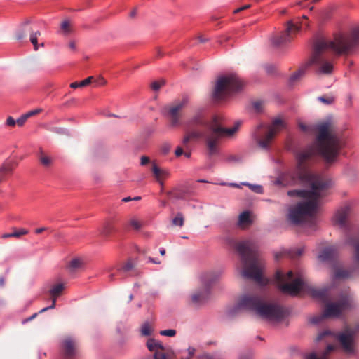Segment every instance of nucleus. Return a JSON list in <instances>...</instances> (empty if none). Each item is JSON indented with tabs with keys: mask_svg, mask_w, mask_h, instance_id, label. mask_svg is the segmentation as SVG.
Here are the masks:
<instances>
[{
	"mask_svg": "<svg viewBox=\"0 0 359 359\" xmlns=\"http://www.w3.org/2000/svg\"><path fill=\"white\" fill-rule=\"evenodd\" d=\"M238 359H252V354L250 353L241 354Z\"/></svg>",
	"mask_w": 359,
	"mask_h": 359,
	"instance_id": "nucleus-53",
	"label": "nucleus"
},
{
	"mask_svg": "<svg viewBox=\"0 0 359 359\" xmlns=\"http://www.w3.org/2000/svg\"><path fill=\"white\" fill-rule=\"evenodd\" d=\"M39 160L40 163L45 168H49L53 164V158L50 156L46 155L42 151L39 156Z\"/></svg>",
	"mask_w": 359,
	"mask_h": 359,
	"instance_id": "nucleus-25",
	"label": "nucleus"
},
{
	"mask_svg": "<svg viewBox=\"0 0 359 359\" xmlns=\"http://www.w3.org/2000/svg\"><path fill=\"white\" fill-rule=\"evenodd\" d=\"M316 128L318 134L315 144L297 154V175L303 182L311 187V189L288 191L290 196H299L306 199L290 209L289 220L294 224L308 222L310 227L316 225L315 213L318 200L325 195L324 192L327 189L329 182L321 176L311 172L306 162L317 154L328 161H332L337 155V144L330 133L331 123H321Z\"/></svg>",
	"mask_w": 359,
	"mask_h": 359,
	"instance_id": "nucleus-1",
	"label": "nucleus"
},
{
	"mask_svg": "<svg viewBox=\"0 0 359 359\" xmlns=\"http://www.w3.org/2000/svg\"><path fill=\"white\" fill-rule=\"evenodd\" d=\"M151 172L156 180L161 184H163L162 179L165 178L168 175L167 171L161 170L155 163H152Z\"/></svg>",
	"mask_w": 359,
	"mask_h": 359,
	"instance_id": "nucleus-24",
	"label": "nucleus"
},
{
	"mask_svg": "<svg viewBox=\"0 0 359 359\" xmlns=\"http://www.w3.org/2000/svg\"><path fill=\"white\" fill-rule=\"evenodd\" d=\"M243 81L235 74L220 76L215 83L212 96L216 100H221L231 93L241 90Z\"/></svg>",
	"mask_w": 359,
	"mask_h": 359,
	"instance_id": "nucleus-8",
	"label": "nucleus"
},
{
	"mask_svg": "<svg viewBox=\"0 0 359 359\" xmlns=\"http://www.w3.org/2000/svg\"><path fill=\"white\" fill-rule=\"evenodd\" d=\"M338 318L344 311L351 310L353 306V298L348 290H345L340 294H338Z\"/></svg>",
	"mask_w": 359,
	"mask_h": 359,
	"instance_id": "nucleus-18",
	"label": "nucleus"
},
{
	"mask_svg": "<svg viewBox=\"0 0 359 359\" xmlns=\"http://www.w3.org/2000/svg\"><path fill=\"white\" fill-rule=\"evenodd\" d=\"M60 28L61 31L65 35H68L72 32V29L69 21H63L61 23Z\"/></svg>",
	"mask_w": 359,
	"mask_h": 359,
	"instance_id": "nucleus-34",
	"label": "nucleus"
},
{
	"mask_svg": "<svg viewBox=\"0 0 359 359\" xmlns=\"http://www.w3.org/2000/svg\"><path fill=\"white\" fill-rule=\"evenodd\" d=\"M285 127V122L276 118L270 126L259 125L254 133V138L259 148L269 150L275 136Z\"/></svg>",
	"mask_w": 359,
	"mask_h": 359,
	"instance_id": "nucleus-7",
	"label": "nucleus"
},
{
	"mask_svg": "<svg viewBox=\"0 0 359 359\" xmlns=\"http://www.w3.org/2000/svg\"><path fill=\"white\" fill-rule=\"evenodd\" d=\"M251 223V220L250 218V214L248 212L245 211L242 212L238 218V225L244 226L248 225Z\"/></svg>",
	"mask_w": 359,
	"mask_h": 359,
	"instance_id": "nucleus-26",
	"label": "nucleus"
},
{
	"mask_svg": "<svg viewBox=\"0 0 359 359\" xmlns=\"http://www.w3.org/2000/svg\"><path fill=\"white\" fill-rule=\"evenodd\" d=\"M163 336L174 337L176 334V330L172 329L164 330L160 332Z\"/></svg>",
	"mask_w": 359,
	"mask_h": 359,
	"instance_id": "nucleus-41",
	"label": "nucleus"
},
{
	"mask_svg": "<svg viewBox=\"0 0 359 359\" xmlns=\"http://www.w3.org/2000/svg\"><path fill=\"white\" fill-rule=\"evenodd\" d=\"M142 334L144 336H149L151 334V329L149 323H144L141 328Z\"/></svg>",
	"mask_w": 359,
	"mask_h": 359,
	"instance_id": "nucleus-39",
	"label": "nucleus"
},
{
	"mask_svg": "<svg viewBox=\"0 0 359 359\" xmlns=\"http://www.w3.org/2000/svg\"><path fill=\"white\" fill-rule=\"evenodd\" d=\"M95 83H97V86H104L106 83V81L103 78H100L95 81Z\"/></svg>",
	"mask_w": 359,
	"mask_h": 359,
	"instance_id": "nucleus-55",
	"label": "nucleus"
},
{
	"mask_svg": "<svg viewBox=\"0 0 359 359\" xmlns=\"http://www.w3.org/2000/svg\"><path fill=\"white\" fill-rule=\"evenodd\" d=\"M351 213L350 205H346L338 211V226H346L348 217Z\"/></svg>",
	"mask_w": 359,
	"mask_h": 359,
	"instance_id": "nucleus-21",
	"label": "nucleus"
},
{
	"mask_svg": "<svg viewBox=\"0 0 359 359\" xmlns=\"http://www.w3.org/2000/svg\"><path fill=\"white\" fill-rule=\"evenodd\" d=\"M133 268V265L131 263V262L129 261L124 264V266L122 267V270L124 272H128V271H131Z\"/></svg>",
	"mask_w": 359,
	"mask_h": 359,
	"instance_id": "nucleus-44",
	"label": "nucleus"
},
{
	"mask_svg": "<svg viewBox=\"0 0 359 359\" xmlns=\"http://www.w3.org/2000/svg\"><path fill=\"white\" fill-rule=\"evenodd\" d=\"M337 55V44L334 41L325 38L317 39L313 44L312 55L307 64L295 72L290 79V83H294L302 78L307 67L314 65L316 73L328 75L332 73L334 60Z\"/></svg>",
	"mask_w": 359,
	"mask_h": 359,
	"instance_id": "nucleus-3",
	"label": "nucleus"
},
{
	"mask_svg": "<svg viewBox=\"0 0 359 359\" xmlns=\"http://www.w3.org/2000/svg\"><path fill=\"white\" fill-rule=\"evenodd\" d=\"M353 65V61L347 59H344V65L350 67Z\"/></svg>",
	"mask_w": 359,
	"mask_h": 359,
	"instance_id": "nucleus-59",
	"label": "nucleus"
},
{
	"mask_svg": "<svg viewBox=\"0 0 359 359\" xmlns=\"http://www.w3.org/2000/svg\"><path fill=\"white\" fill-rule=\"evenodd\" d=\"M146 345L149 351L154 353V359H174L175 357L173 351L165 348L160 341L155 339L149 338Z\"/></svg>",
	"mask_w": 359,
	"mask_h": 359,
	"instance_id": "nucleus-15",
	"label": "nucleus"
},
{
	"mask_svg": "<svg viewBox=\"0 0 359 359\" xmlns=\"http://www.w3.org/2000/svg\"><path fill=\"white\" fill-rule=\"evenodd\" d=\"M40 313L39 312V313H35L34 314H32L31 316H29V318H25L22 320V324H25L32 320H34V318H36V316H38V314Z\"/></svg>",
	"mask_w": 359,
	"mask_h": 359,
	"instance_id": "nucleus-48",
	"label": "nucleus"
},
{
	"mask_svg": "<svg viewBox=\"0 0 359 359\" xmlns=\"http://www.w3.org/2000/svg\"><path fill=\"white\" fill-rule=\"evenodd\" d=\"M235 248L241 256L242 276L259 285H266L269 280L262 276L263 262L258 255L257 243L248 239L236 243Z\"/></svg>",
	"mask_w": 359,
	"mask_h": 359,
	"instance_id": "nucleus-5",
	"label": "nucleus"
},
{
	"mask_svg": "<svg viewBox=\"0 0 359 359\" xmlns=\"http://www.w3.org/2000/svg\"><path fill=\"white\" fill-rule=\"evenodd\" d=\"M320 262L327 264L332 270V283L330 286L324 287L322 289H315L311 291L312 296L327 302L332 295L331 290L334 289L337 280V262L335 260L334 249L325 248L318 255Z\"/></svg>",
	"mask_w": 359,
	"mask_h": 359,
	"instance_id": "nucleus-6",
	"label": "nucleus"
},
{
	"mask_svg": "<svg viewBox=\"0 0 359 359\" xmlns=\"http://www.w3.org/2000/svg\"><path fill=\"white\" fill-rule=\"evenodd\" d=\"M191 140V135H188L187 134L184 136L182 140V143L184 145H187L189 141Z\"/></svg>",
	"mask_w": 359,
	"mask_h": 359,
	"instance_id": "nucleus-56",
	"label": "nucleus"
},
{
	"mask_svg": "<svg viewBox=\"0 0 359 359\" xmlns=\"http://www.w3.org/2000/svg\"><path fill=\"white\" fill-rule=\"evenodd\" d=\"M263 103L262 102L257 101L253 103V108L257 112H260L262 110Z\"/></svg>",
	"mask_w": 359,
	"mask_h": 359,
	"instance_id": "nucleus-43",
	"label": "nucleus"
},
{
	"mask_svg": "<svg viewBox=\"0 0 359 359\" xmlns=\"http://www.w3.org/2000/svg\"><path fill=\"white\" fill-rule=\"evenodd\" d=\"M1 237H2V238H11V237H13L12 233H4V234L2 235Z\"/></svg>",
	"mask_w": 359,
	"mask_h": 359,
	"instance_id": "nucleus-64",
	"label": "nucleus"
},
{
	"mask_svg": "<svg viewBox=\"0 0 359 359\" xmlns=\"http://www.w3.org/2000/svg\"><path fill=\"white\" fill-rule=\"evenodd\" d=\"M349 276V272L343 269L338 266V286L339 285V280L348 278Z\"/></svg>",
	"mask_w": 359,
	"mask_h": 359,
	"instance_id": "nucleus-36",
	"label": "nucleus"
},
{
	"mask_svg": "<svg viewBox=\"0 0 359 359\" xmlns=\"http://www.w3.org/2000/svg\"><path fill=\"white\" fill-rule=\"evenodd\" d=\"M318 100L322 103L329 105L334 102L335 98L334 96L323 95L318 97Z\"/></svg>",
	"mask_w": 359,
	"mask_h": 359,
	"instance_id": "nucleus-32",
	"label": "nucleus"
},
{
	"mask_svg": "<svg viewBox=\"0 0 359 359\" xmlns=\"http://www.w3.org/2000/svg\"><path fill=\"white\" fill-rule=\"evenodd\" d=\"M81 265L82 260L79 258H74L69 262V267L72 271H74L77 269L80 268Z\"/></svg>",
	"mask_w": 359,
	"mask_h": 359,
	"instance_id": "nucleus-30",
	"label": "nucleus"
},
{
	"mask_svg": "<svg viewBox=\"0 0 359 359\" xmlns=\"http://www.w3.org/2000/svg\"><path fill=\"white\" fill-rule=\"evenodd\" d=\"M150 162V158L146 156H142L141 157V165H147V163H149Z\"/></svg>",
	"mask_w": 359,
	"mask_h": 359,
	"instance_id": "nucleus-51",
	"label": "nucleus"
},
{
	"mask_svg": "<svg viewBox=\"0 0 359 359\" xmlns=\"http://www.w3.org/2000/svg\"><path fill=\"white\" fill-rule=\"evenodd\" d=\"M6 124L8 126H14L16 124V121L13 117L9 116L6 120Z\"/></svg>",
	"mask_w": 359,
	"mask_h": 359,
	"instance_id": "nucleus-50",
	"label": "nucleus"
},
{
	"mask_svg": "<svg viewBox=\"0 0 359 359\" xmlns=\"http://www.w3.org/2000/svg\"><path fill=\"white\" fill-rule=\"evenodd\" d=\"M236 308L269 320H280L286 314L285 309L278 304L266 302L262 292L257 288L241 292L237 298Z\"/></svg>",
	"mask_w": 359,
	"mask_h": 359,
	"instance_id": "nucleus-2",
	"label": "nucleus"
},
{
	"mask_svg": "<svg viewBox=\"0 0 359 359\" xmlns=\"http://www.w3.org/2000/svg\"><path fill=\"white\" fill-rule=\"evenodd\" d=\"M195 351L196 350L193 347H189L187 350L185 351H180V359H190L194 355Z\"/></svg>",
	"mask_w": 359,
	"mask_h": 359,
	"instance_id": "nucleus-28",
	"label": "nucleus"
},
{
	"mask_svg": "<svg viewBox=\"0 0 359 359\" xmlns=\"http://www.w3.org/2000/svg\"><path fill=\"white\" fill-rule=\"evenodd\" d=\"M128 224L132 226V228L136 231L140 230L143 226V223L142 221L137 219L135 217H132L128 220Z\"/></svg>",
	"mask_w": 359,
	"mask_h": 359,
	"instance_id": "nucleus-29",
	"label": "nucleus"
},
{
	"mask_svg": "<svg viewBox=\"0 0 359 359\" xmlns=\"http://www.w3.org/2000/svg\"><path fill=\"white\" fill-rule=\"evenodd\" d=\"M183 153H184L183 149L180 147H178L177 148V149L175 150L176 156H180Z\"/></svg>",
	"mask_w": 359,
	"mask_h": 359,
	"instance_id": "nucleus-57",
	"label": "nucleus"
},
{
	"mask_svg": "<svg viewBox=\"0 0 359 359\" xmlns=\"http://www.w3.org/2000/svg\"><path fill=\"white\" fill-rule=\"evenodd\" d=\"M48 230H49V228H48V227H40V228L36 229L34 231H35V233L40 234V233H43V231H46Z\"/></svg>",
	"mask_w": 359,
	"mask_h": 359,
	"instance_id": "nucleus-54",
	"label": "nucleus"
},
{
	"mask_svg": "<svg viewBox=\"0 0 359 359\" xmlns=\"http://www.w3.org/2000/svg\"><path fill=\"white\" fill-rule=\"evenodd\" d=\"M64 289H65L64 283H57V284L53 285L49 291L50 295L52 298V304L50 306L45 307V308L42 309L39 311V313H43L49 309H54L55 307L56 299L58 297H60L62 294Z\"/></svg>",
	"mask_w": 359,
	"mask_h": 359,
	"instance_id": "nucleus-20",
	"label": "nucleus"
},
{
	"mask_svg": "<svg viewBox=\"0 0 359 359\" xmlns=\"http://www.w3.org/2000/svg\"><path fill=\"white\" fill-rule=\"evenodd\" d=\"M77 341L71 337H67L62 341V352L67 358L71 359L77 353Z\"/></svg>",
	"mask_w": 359,
	"mask_h": 359,
	"instance_id": "nucleus-19",
	"label": "nucleus"
},
{
	"mask_svg": "<svg viewBox=\"0 0 359 359\" xmlns=\"http://www.w3.org/2000/svg\"><path fill=\"white\" fill-rule=\"evenodd\" d=\"M170 198L174 199H182L184 198V193L177 189H175L168 194Z\"/></svg>",
	"mask_w": 359,
	"mask_h": 359,
	"instance_id": "nucleus-33",
	"label": "nucleus"
},
{
	"mask_svg": "<svg viewBox=\"0 0 359 359\" xmlns=\"http://www.w3.org/2000/svg\"><path fill=\"white\" fill-rule=\"evenodd\" d=\"M165 84L164 80H160V81H155L151 83V88L153 90L157 91L162 86H163Z\"/></svg>",
	"mask_w": 359,
	"mask_h": 359,
	"instance_id": "nucleus-38",
	"label": "nucleus"
},
{
	"mask_svg": "<svg viewBox=\"0 0 359 359\" xmlns=\"http://www.w3.org/2000/svg\"><path fill=\"white\" fill-rule=\"evenodd\" d=\"M304 25L308 27L309 24L302 22H294L292 20H289L286 23L285 31L276 34L272 36L271 41L273 46L279 47L288 44L293 40L294 36L301 30Z\"/></svg>",
	"mask_w": 359,
	"mask_h": 359,
	"instance_id": "nucleus-11",
	"label": "nucleus"
},
{
	"mask_svg": "<svg viewBox=\"0 0 359 359\" xmlns=\"http://www.w3.org/2000/svg\"><path fill=\"white\" fill-rule=\"evenodd\" d=\"M316 340V341H324L327 346L320 357H318L316 353H311L306 359H330V355L337 350V334L326 330L320 333Z\"/></svg>",
	"mask_w": 359,
	"mask_h": 359,
	"instance_id": "nucleus-14",
	"label": "nucleus"
},
{
	"mask_svg": "<svg viewBox=\"0 0 359 359\" xmlns=\"http://www.w3.org/2000/svg\"><path fill=\"white\" fill-rule=\"evenodd\" d=\"M26 35L27 32L25 30H20L16 34V39L18 40H22L26 36Z\"/></svg>",
	"mask_w": 359,
	"mask_h": 359,
	"instance_id": "nucleus-47",
	"label": "nucleus"
},
{
	"mask_svg": "<svg viewBox=\"0 0 359 359\" xmlns=\"http://www.w3.org/2000/svg\"><path fill=\"white\" fill-rule=\"evenodd\" d=\"M5 285V279L4 277L1 276L0 277V287H3Z\"/></svg>",
	"mask_w": 359,
	"mask_h": 359,
	"instance_id": "nucleus-62",
	"label": "nucleus"
},
{
	"mask_svg": "<svg viewBox=\"0 0 359 359\" xmlns=\"http://www.w3.org/2000/svg\"><path fill=\"white\" fill-rule=\"evenodd\" d=\"M219 278V274L215 272H208L201 275V287L190 295L191 302L194 305L205 303L210 294V287Z\"/></svg>",
	"mask_w": 359,
	"mask_h": 359,
	"instance_id": "nucleus-10",
	"label": "nucleus"
},
{
	"mask_svg": "<svg viewBox=\"0 0 359 359\" xmlns=\"http://www.w3.org/2000/svg\"><path fill=\"white\" fill-rule=\"evenodd\" d=\"M275 280L283 292L293 296L297 295L304 285L302 278L299 276L294 277L292 271L286 273L278 271L275 275Z\"/></svg>",
	"mask_w": 359,
	"mask_h": 359,
	"instance_id": "nucleus-9",
	"label": "nucleus"
},
{
	"mask_svg": "<svg viewBox=\"0 0 359 359\" xmlns=\"http://www.w3.org/2000/svg\"><path fill=\"white\" fill-rule=\"evenodd\" d=\"M41 111H42V109H36L34 110H32V111H30L27 112L25 114H26L27 118H29V117H31L32 116H34V115H36V114H39Z\"/></svg>",
	"mask_w": 359,
	"mask_h": 359,
	"instance_id": "nucleus-46",
	"label": "nucleus"
},
{
	"mask_svg": "<svg viewBox=\"0 0 359 359\" xmlns=\"http://www.w3.org/2000/svg\"><path fill=\"white\" fill-rule=\"evenodd\" d=\"M116 231L115 226V222L113 220H107L104 222L102 228L100 230V234L107 238H109L113 232Z\"/></svg>",
	"mask_w": 359,
	"mask_h": 359,
	"instance_id": "nucleus-23",
	"label": "nucleus"
},
{
	"mask_svg": "<svg viewBox=\"0 0 359 359\" xmlns=\"http://www.w3.org/2000/svg\"><path fill=\"white\" fill-rule=\"evenodd\" d=\"M27 118H28L27 117L26 114H24L15 121L16 124H18L19 126H22L26 122Z\"/></svg>",
	"mask_w": 359,
	"mask_h": 359,
	"instance_id": "nucleus-42",
	"label": "nucleus"
},
{
	"mask_svg": "<svg viewBox=\"0 0 359 359\" xmlns=\"http://www.w3.org/2000/svg\"><path fill=\"white\" fill-rule=\"evenodd\" d=\"M148 259H149V262H151V263H154V264H160L161 263V262L159 261L158 259L152 258L151 257H149Z\"/></svg>",
	"mask_w": 359,
	"mask_h": 359,
	"instance_id": "nucleus-58",
	"label": "nucleus"
},
{
	"mask_svg": "<svg viewBox=\"0 0 359 359\" xmlns=\"http://www.w3.org/2000/svg\"><path fill=\"white\" fill-rule=\"evenodd\" d=\"M93 79V76H89L80 82H73L70 84V87L72 88H77L86 86L92 82Z\"/></svg>",
	"mask_w": 359,
	"mask_h": 359,
	"instance_id": "nucleus-27",
	"label": "nucleus"
},
{
	"mask_svg": "<svg viewBox=\"0 0 359 359\" xmlns=\"http://www.w3.org/2000/svg\"><path fill=\"white\" fill-rule=\"evenodd\" d=\"M359 46V26L350 32L338 33V55L349 54Z\"/></svg>",
	"mask_w": 359,
	"mask_h": 359,
	"instance_id": "nucleus-12",
	"label": "nucleus"
},
{
	"mask_svg": "<svg viewBox=\"0 0 359 359\" xmlns=\"http://www.w3.org/2000/svg\"><path fill=\"white\" fill-rule=\"evenodd\" d=\"M69 47L72 50H75L76 49V43H75V42L74 41H70L69 43Z\"/></svg>",
	"mask_w": 359,
	"mask_h": 359,
	"instance_id": "nucleus-61",
	"label": "nucleus"
},
{
	"mask_svg": "<svg viewBox=\"0 0 359 359\" xmlns=\"http://www.w3.org/2000/svg\"><path fill=\"white\" fill-rule=\"evenodd\" d=\"M187 103V99L183 98L182 100L174 102L173 104L165 107L167 111V116L170 121V125L175 127L180 124V111Z\"/></svg>",
	"mask_w": 359,
	"mask_h": 359,
	"instance_id": "nucleus-16",
	"label": "nucleus"
},
{
	"mask_svg": "<svg viewBox=\"0 0 359 359\" xmlns=\"http://www.w3.org/2000/svg\"><path fill=\"white\" fill-rule=\"evenodd\" d=\"M338 156L340 154V149L345 146V142L343 139V137H341L338 135Z\"/></svg>",
	"mask_w": 359,
	"mask_h": 359,
	"instance_id": "nucleus-45",
	"label": "nucleus"
},
{
	"mask_svg": "<svg viewBox=\"0 0 359 359\" xmlns=\"http://www.w3.org/2000/svg\"><path fill=\"white\" fill-rule=\"evenodd\" d=\"M193 123L200 125L203 129L200 132H191V140L203 137L209 156L216 155L219 151V142L222 137L233 135L238 130L239 123L231 128L224 127L222 118L219 116H214L210 120H203L200 116H196L192 120Z\"/></svg>",
	"mask_w": 359,
	"mask_h": 359,
	"instance_id": "nucleus-4",
	"label": "nucleus"
},
{
	"mask_svg": "<svg viewBox=\"0 0 359 359\" xmlns=\"http://www.w3.org/2000/svg\"><path fill=\"white\" fill-rule=\"evenodd\" d=\"M41 35V32L37 31L30 34V41L34 45V49L36 50L37 48V37Z\"/></svg>",
	"mask_w": 359,
	"mask_h": 359,
	"instance_id": "nucleus-37",
	"label": "nucleus"
},
{
	"mask_svg": "<svg viewBox=\"0 0 359 359\" xmlns=\"http://www.w3.org/2000/svg\"><path fill=\"white\" fill-rule=\"evenodd\" d=\"M332 316H337V302L327 303L323 313L311 318L309 322L313 325H318Z\"/></svg>",
	"mask_w": 359,
	"mask_h": 359,
	"instance_id": "nucleus-17",
	"label": "nucleus"
},
{
	"mask_svg": "<svg viewBox=\"0 0 359 359\" xmlns=\"http://www.w3.org/2000/svg\"><path fill=\"white\" fill-rule=\"evenodd\" d=\"M172 224L175 226H182L184 225V217L182 213H177L172 219Z\"/></svg>",
	"mask_w": 359,
	"mask_h": 359,
	"instance_id": "nucleus-35",
	"label": "nucleus"
},
{
	"mask_svg": "<svg viewBox=\"0 0 359 359\" xmlns=\"http://www.w3.org/2000/svg\"><path fill=\"white\" fill-rule=\"evenodd\" d=\"M13 170V163H4L0 168V175H5L7 173L11 172Z\"/></svg>",
	"mask_w": 359,
	"mask_h": 359,
	"instance_id": "nucleus-31",
	"label": "nucleus"
},
{
	"mask_svg": "<svg viewBox=\"0 0 359 359\" xmlns=\"http://www.w3.org/2000/svg\"><path fill=\"white\" fill-rule=\"evenodd\" d=\"M250 7H251V5H250V4H247V5L244 6H242V7H240V8H238L236 9V10L233 11V13H239V12H241V11H244V10H245V9H248V8H250Z\"/></svg>",
	"mask_w": 359,
	"mask_h": 359,
	"instance_id": "nucleus-52",
	"label": "nucleus"
},
{
	"mask_svg": "<svg viewBox=\"0 0 359 359\" xmlns=\"http://www.w3.org/2000/svg\"><path fill=\"white\" fill-rule=\"evenodd\" d=\"M355 257L357 263L359 264V241L355 245Z\"/></svg>",
	"mask_w": 359,
	"mask_h": 359,
	"instance_id": "nucleus-49",
	"label": "nucleus"
},
{
	"mask_svg": "<svg viewBox=\"0 0 359 359\" xmlns=\"http://www.w3.org/2000/svg\"><path fill=\"white\" fill-rule=\"evenodd\" d=\"M299 126L303 131H306L307 130V126L303 123H299Z\"/></svg>",
	"mask_w": 359,
	"mask_h": 359,
	"instance_id": "nucleus-63",
	"label": "nucleus"
},
{
	"mask_svg": "<svg viewBox=\"0 0 359 359\" xmlns=\"http://www.w3.org/2000/svg\"><path fill=\"white\" fill-rule=\"evenodd\" d=\"M303 248H297L292 250H283L278 252H276L274 254V257L276 260H278L279 259L285 256H288L292 259H295L300 257L303 254Z\"/></svg>",
	"mask_w": 359,
	"mask_h": 359,
	"instance_id": "nucleus-22",
	"label": "nucleus"
},
{
	"mask_svg": "<svg viewBox=\"0 0 359 359\" xmlns=\"http://www.w3.org/2000/svg\"><path fill=\"white\" fill-rule=\"evenodd\" d=\"M252 190H254L255 191H256L257 193H260L262 191V187L261 186H254L252 187Z\"/></svg>",
	"mask_w": 359,
	"mask_h": 359,
	"instance_id": "nucleus-60",
	"label": "nucleus"
},
{
	"mask_svg": "<svg viewBox=\"0 0 359 359\" xmlns=\"http://www.w3.org/2000/svg\"><path fill=\"white\" fill-rule=\"evenodd\" d=\"M28 233V231L25 229H20L19 230L15 229L12 233L13 237L20 238L22 236L26 235Z\"/></svg>",
	"mask_w": 359,
	"mask_h": 359,
	"instance_id": "nucleus-40",
	"label": "nucleus"
},
{
	"mask_svg": "<svg viewBox=\"0 0 359 359\" xmlns=\"http://www.w3.org/2000/svg\"><path fill=\"white\" fill-rule=\"evenodd\" d=\"M358 331L359 324L355 326L346 325L342 332H338V347L340 346L346 354L355 353L354 337Z\"/></svg>",
	"mask_w": 359,
	"mask_h": 359,
	"instance_id": "nucleus-13",
	"label": "nucleus"
}]
</instances>
